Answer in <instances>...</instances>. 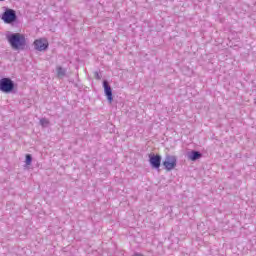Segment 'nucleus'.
Returning <instances> with one entry per match:
<instances>
[{"instance_id": "nucleus-1", "label": "nucleus", "mask_w": 256, "mask_h": 256, "mask_svg": "<svg viewBox=\"0 0 256 256\" xmlns=\"http://www.w3.org/2000/svg\"><path fill=\"white\" fill-rule=\"evenodd\" d=\"M7 41L14 51H23L27 45L25 35L21 33H14L7 36Z\"/></svg>"}, {"instance_id": "nucleus-2", "label": "nucleus", "mask_w": 256, "mask_h": 256, "mask_svg": "<svg viewBox=\"0 0 256 256\" xmlns=\"http://www.w3.org/2000/svg\"><path fill=\"white\" fill-rule=\"evenodd\" d=\"M15 85L10 78H2L0 80V91L3 93H11L13 91Z\"/></svg>"}, {"instance_id": "nucleus-3", "label": "nucleus", "mask_w": 256, "mask_h": 256, "mask_svg": "<svg viewBox=\"0 0 256 256\" xmlns=\"http://www.w3.org/2000/svg\"><path fill=\"white\" fill-rule=\"evenodd\" d=\"M2 19L4 20V23H13L17 19V14H15V10L13 9H7L3 15Z\"/></svg>"}, {"instance_id": "nucleus-4", "label": "nucleus", "mask_w": 256, "mask_h": 256, "mask_svg": "<svg viewBox=\"0 0 256 256\" xmlns=\"http://www.w3.org/2000/svg\"><path fill=\"white\" fill-rule=\"evenodd\" d=\"M163 165L166 171H173V169L177 167V158L175 156H167Z\"/></svg>"}, {"instance_id": "nucleus-5", "label": "nucleus", "mask_w": 256, "mask_h": 256, "mask_svg": "<svg viewBox=\"0 0 256 256\" xmlns=\"http://www.w3.org/2000/svg\"><path fill=\"white\" fill-rule=\"evenodd\" d=\"M36 51H45L49 47V42L45 38H39L34 41Z\"/></svg>"}, {"instance_id": "nucleus-6", "label": "nucleus", "mask_w": 256, "mask_h": 256, "mask_svg": "<svg viewBox=\"0 0 256 256\" xmlns=\"http://www.w3.org/2000/svg\"><path fill=\"white\" fill-rule=\"evenodd\" d=\"M103 87H104V93L109 103H113V91L111 90V86H109V83L107 82V80H104Z\"/></svg>"}, {"instance_id": "nucleus-7", "label": "nucleus", "mask_w": 256, "mask_h": 256, "mask_svg": "<svg viewBox=\"0 0 256 256\" xmlns=\"http://www.w3.org/2000/svg\"><path fill=\"white\" fill-rule=\"evenodd\" d=\"M149 161L154 169H159L161 167V157L159 155H151Z\"/></svg>"}, {"instance_id": "nucleus-8", "label": "nucleus", "mask_w": 256, "mask_h": 256, "mask_svg": "<svg viewBox=\"0 0 256 256\" xmlns=\"http://www.w3.org/2000/svg\"><path fill=\"white\" fill-rule=\"evenodd\" d=\"M190 161H197V159H201V153L197 151H193L189 156Z\"/></svg>"}, {"instance_id": "nucleus-9", "label": "nucleus", "mask_w": 256, "mask_h": 256, "mask_svg": "<svg viewBox=\"0 0 256 256\" xmlns=\"http://www.w3.org/2000/svg\"><path fill=\"white\" fill-rule=\"evenodd\" d=\"M58 77H65V69H63L61 66H58L56 68Z\"/></svg>"}, {"instance_id": "nucleus-10", "label": "nucleus", "mask_w": 256, "mask_h": 256, "mask_svg": "<svg viewBox=\"0 0 256 256\" xmlns=\"http://www.w3.org/2000/svg\"><path fill=\"white\" fill-rule=\"evenodd\" d=\"M40 124L42 125V127H47V125H49V120L42 118L40 120Z\"/></svg>"}, {"instance_id": "nucleus-11", "label": "nucleus", "mask_w": 256, "mask_h": 256, "mask_svg": "<svg viewBox=\"0 0 256 256\" xmlns=\"http://www.w3.org/2000/svg\"><path fill=\"white\" fill-rule=\"evenodd\" d=\"M33 159L31 158V154H27L26 155V165H31V161H32Z\"/></svg>"}]
</instances>
